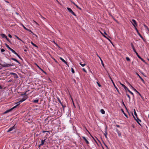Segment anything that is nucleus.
<instances>
[{
	"label": "nucleus",
	"instance_id": "423d86ee",
	"mask_svg": "<svg viewBox=\"0 0 149 149\" xmlns=\"http://www.w3.org/2000/svg\"><path fill=\"white\" fill-rule=\"evenodd\" d=\"M132 22H131L132 24L134 27H135V28L136 29V26H137V24L136 21L135 19H132Z\"/></svg>",
	"mask_w": 149,
	"mask_h": 149
},
{
	"label": "nucleus",
	"instance_id": "e2e57ef3",
	"mask_svg": "<svg viewBox=\"0 0 149 149\" xmlns=\"http://www.w3.org/2000/svg\"><path fill=\"white\" fill-rule=\"evenodd\" d=\"M41 17L43 19H45V17H43L41 15Z\"/></svg>",
	"mask_w": 149,
	"mask_h": 149
},
{
	"label": "nucleus",
	"instance_id": "774afa93",
	"mask_svg": "<svg viewBox=\"0 0 149 149\" xmlns=\"http://www.w3.org/2000/svg\"><path fill=\"white\" fill-rule=\"evenodd\" d=\"M73 80V81H74V82L75 83H76V80H75V79H74Z\"/></svg>",
	"mask_w": 149,
	"mask_h": 149
},
{
	"label": "nucleus",
	"instance_id": "473e14b6",
	"mask_svg": "<svg viewBox=\"0 0 149 149\" xmlns=\"http://www.w3.org/2000/svg\"><path fill=\"white\" fill-rule=\"evenodd\" d=\"M17 134L19 136H22V134H21V132H18L17 133Z\"/></svg>",
	"mask_w": 149,
	"mask_h": 149
},
{
	"label": "nucleus",
	"instance_id": "052dcab7",
	"mask_svg": "<svg viewBox=\"0 0 149 149\" xmlns=\"http://www.w3.org/2000/svg\"><path fill=\"white\" fill-rule=\"evenodd\" d=\"M55 45H56V46H57L58 47H59V46L56 43H55Z\"/></svg>",
	"mask_w": 149,
	"mask_h": 149
},
{
	"label": "nucleus",
	"instance_id": "c03bdc74",
	"mask_svg": "<svg viewBox=\"0 0 149 149\" xmlns=\"http://www.w3.org/2000/svg\"><path fill=\"white\" fill-rule=\"evenodd\" d=\"M75 6L77 8H78V9H80V10H81V8H80L77 5H75Z\"/></svg>",
	"mask_w": 149,
	"mask_h": 149
},
{
	"label": "nucleus",
	"instance_id": "f8f14e48",
	"mask_svg": "<svg viewBox=\"0 0 149 149\" xmlns=\"http://www.w3.org/2000/svg\"><path fill=\"white\" fill-rule=\"evenodd\" d=\"M131 45L133 49V51L135 52L136 54H137L138 53L136 51V49L134 48V46L133 45V44L132 43H131Z\"/></svg>",
	"mask_w": 149,
	"mask_h": 149
},
{
	"label": "nucleus",
	"instance_id": "2f4dec72",
	"mask_svg": "<svg viewBox=\"0 0 149 149\" xmlns=\"http://www.w3.org/2000/svg\"><path fill=\"white\" fill-rule=\"evenodd\" d=\"M101 33V34L102 35V36L104 37L105 38H107V39H108V37H109V36L108 35L107 36H105V35H104L103 33Z\"/></svg>",
	"mask_w": 149,
	"mask_h": 149
},
{
	"label": "nucleus",
	"instance_id": "9b49d317",
	"mask_svg": "<svg viewBox=\"0 0 149 149\" xmlns=\"http://www.w3.org/2000/svg\"><path fill=\"white\" fill-rule=\"evenodd\" d=\"M138 57L144 63H146V62L144 59H143V58H142L137 53V54H136Z\"/></svg>",
	"mask_w": 149,
	"mask_h": 149
},
{
	"label": "nucleus",
	"instance_id": "13d9d810",
	"mask_svg": "<svg viewBox=\"0 0 149 149\" xmlns=\"http://www.w3.org/2000/svg\"><path fill=\"white\" fill-rule=\"evenodd\" d=\"M93 138V139L95 141V142L97 143V142H96V141L95 140V139L92 136Z\"/></svg>",
	"mask_w": 149,
	"mask_h": 149
},
{
	"label": "nucleus",
	"instance_id": "6e6d98bb",
	"mask_svg": "<svg viewBox=\"0 0 149 149\" xmlns=\"http://www.w3.org/2000/svg\"><path fill=\"white\" fill-rule=\"evenodd\" d=\"M8 36L10 38H12V36L10 34H8Z\"/></svg>",
	"mask_w": 149,
	"mask_h": 149
},
{
	"label": "nucleus",
	"instance_id": "a19ab883",
	"mask_svg": "<svg viewBox=\"0 0 149 149\" xmlns=\"http://www.w3.org/2000/svg\"><path fill=\"white\" fill-rule=\"evenodd\" d=\"M97 84H98V86L99 87H101V85H100V84L98 82H97Z\"/></svg>",
	"mask_w": 149,
	"mask_h": 149
},
{
	"label": "nucleus",
	"instance_id": "6e6552de",
	"mask_svg": "<svg viewBox=\"0 0 149 149\" xmlns=\"http://www.w3.org/2000/svg\"><path fill=\"white\" fill-rule=\"evenodd\" d=\"M133 116V117L134 118L135 120L140 125H141V124L139 123V122H141V120L139 119L138 118H136V119L135 118V117L134 116Z\"/></svg>",
	"mask_w": 149,
	"mask_h": 149
},
{
	"label": "nucleus",
	"instance_id": "603ef678",
	"mask_svg": "<svg viewBox=\"0 0 149 149\" xmlns=\"http://www.w3.org/2000/svg\"><path fill=\"white\" fill-rule=\"evenodd\" d=\"M85 72H87L85 70V69L84 68H83L82 69Z\"/></svg>",
	"mask_w": 149,
	"mask_h": 149
},
{
	"label": "nucleus",
	"instance_id": "bb28decb",
	"mask_svg": "<svg viewBox=\"0 0 149 149\" xmlns=\"http://www.w3.org/2000/svg\"><path fill=\"white\" fill-rule=\"evenodd\" d=\"M107 129H106L105 132L104 133V134L105 136V138L107 139Z\"/></svg>",
	"mask_w": 149,
	"mask_h": 149
},
{
	"label": "nucleus",
	"instance_id": "5fc2aeb1",
	"mask_svg": "<svg viewBox=\"0 0 149 149\" xmlns=\"http://www.w3.org/2000/svg\"><path fill=\"white\" fill-rule=\"evenodd\" d=\"M104 145L105 146H106V147L107 148V149H109L107 146L104 143Z\"/></svg>",
	"mask_w": 149,
	"mask_h": 149
},
{
	"label": "nucleus",
	"instance_id": "0e129e2a",
	"mask_svg": "<svg viewBox=\"0 0 149 149\" xmlns=\"http://www.w3.org/2000/svg\"><path fill=\"white\" fill-rule=\"evenodd\" d=\"M107 39L111 43H112V42H111V41L110 40V39H109L108 38V39Z\"/></svg>",
	"mask_w": 149,
	"mask_h": 149
},
{
	"label": "nucleus",
	"instance_id": "39448f33",
	"mask_svg": "<svg viewBox=\"0 0 149 149\" xmlns=\"http://www.w3.org/2000/svg\"><path fill=\"white\" fill-rule=\"evenodd\" d=\"M18 106V105H16V106L13 107V108H11L9 110H7L6 111L4 112V113L5 114L6 113L8 112H9L10 111H11L13 109H15V108H16L17 106Z\"/></svg>",
	"mask_w": 149,
	"mask_h": 149
},
{
	"label": "nucleus",
	"instance_id": "c756f323",
	"mask_svg": "<svg viewBox=\"0 0 149 149\" xmlns=\"http://www.w3.org/2000/svg\"><path fill=\"white\" fill-rule=\"evenodd\" d=\"M57 99L58 100V101L61 104H63V102H61V100L59 98V97H57Z\"/></svg>",
	"mask_w": 149,
	"mask_h": 149
},
{
	"label": "nucleus",
	"instance_id": "8fccbe9b",
	"mask_svg": "<svg viewBox=\"0 0 149 149\" xmlns=\"http://www.w3.org/2000/svg\"><path fill=\"white\" fill-rule=\"evenodd\" d=\"M5 51V50L3 49H1V52H3Z\"/></svg>",
	"mask_w": 149,
	"mask_h": 149
},
{
	"label": "nucleus",
	"instance_id": "7ed1b4c3",
	"mask_svg": "<svg viewBox=\"0 0 149 149\" xmlns=\"http://www.w3.org/2000/svg\"><path fill=\"white\" fill-rule=\"evenodd\" d=\"M13 53H14L17 56H18L19 58L21 59V60H22V58L19 56V55L16 52H15L13 49L11 48L10 50Z\"/></svg>",
	"mask_w": 149,
	"mask_h": 149
},
{
	"label": "nucleus",
	"instance_id": "4be33fe9",
	"mask_svg": "<svg viewBox=\"0 0 149 149\" xmlns=\"http://www.w3.org/2000/svg\"><path fill=\"white\" fill-rule=\"evenodd\" d=\"M109 78L110 79V80H111V81L112 82V83H113L115 87L116 88V86L112 78H111V77H110V76L109 75Z\"/></svg>",
	"mask_w": 149,
	"mask_h": 149
},
{
	"label": "nucleus",
	"instance_id": "4d7b16f0",
	"mask_svg": "<svg viewBox=\"0 0 149 149\" xmlns=\"http://www.w3.org/2000/svg\"><path fill=\"white\" fill-rule=\"evenodd\" d=\"M28 31L31 32V33H33V34H34V33L31 30L29 29V31Z\"/></svg>",
	"mask_w": 149,
	"mask_h": 149
},
{
	"label": "nucleus",
	"instance_id": "b1692460",
	"mask_svg": "<svg viewBox=\"0 0 149 149\" xmlns=\"http://www.w3.org/2000/svg\"><path fill=\"white\" fill-rule=\"evenodd\" d=\"M39 101V100L38 99H37L36 100H33L32 101V102L35 103H38V102Z\"/></svg>",
	"mask_w": 149,
	"mask_h": 149
},
{
	"label": "nucleus",
	"instance_id": "1a4fd4ad",
	"mask_svg": "<svg viewBox=\"0 0 149 149\" xmlns=\"http://www.w3.org/2000/svg\"><path fill=\"white\" fill-rule=\"evenodd\" d=\"M15 124L12 127H10L8 130L7 131L8 132H10L12 130H13L15 129L16 128V127L15 126Z\"/></svg>",
	"mask_w": 149,
	"mask_h": 149
},
{
	"label": "nucleus",
	"instance_id": "bf43d9fd",
	"mask_svg": "<svg viewBox=\"0 0 149 149\" xmlns=\"http://www.w3.org/2000/svg\"><path fill=\"white\" fill-rule=\"evenodd\" d=\"M116 127H120V126L119 125H116Z\"/></svg>",
	"mask_w": 149,
	"mask_h": 149
},
{
	"label": "nucleus",
	"instance_id": "a878e982",
	"mask_svg": "<svg viewBox=\"0 0 149 149\" xmlns=\"http://www.w3.org/2000/svg\"><path fill=\"white\" fill-rule=\"evenodd\" d=\"M22 26L23 28H24L26 30V31H29V29H27V28H26L23 25V24H20Z\"/></svg>",
	"mask_w": 149,
	"mask_h": 149
},
{
	"label": "nucleus",
	"instance_id": "680f3d73",
	"mask_svg": "<svg viewBox=\"0 0 149 149\" xmlns=\"http://www.w3.org/2000/svg\"><path fill=\"white\" fill-rule=\"evenodd\" d=\"M104 33L105 35H107V33H106V32H105V31H104Z\"/></svg>",
	"mask_w": 149,
	"mask_h": 149
},
{
	"label": "nucleus",
	"instance_id": "0eeeda50",
	"mask_svg": "<svg viewBox=\"0 0 149 149\" xmlns=\"http://www.w3.org/2000/svg\"><path fill=\"white\" fill-rule=\"evenodd\" d=\"M67 9L68 11L70 12V13H71L72 15H73L75 16H76V14L74 13V12L72 11V10L70 8L68 7L67 8Z\"/></svg>",
	"mask_w": 149,
	"mask_h": 149
},
{
	"label": "nucleus",
	"instance_id": "ddd939ff",
	"mask_svg": "<svg viewBox=\"0 0 149 149\" xmlns=\"http://www.w3.org/2000/svg\"><path fill=\"white\" fill-rule=\"evenodd\" d=\"M35 64L36 65L38 68L40 69L45 74H47V73L45 72L44 70H43L42 69H41L36 63Z\"/></svg>",
	"mask_w": 149,
	"mask_h": 149
},
{
	"label": "nucleus",
	"instance_id": "09e8293b",
	"mask_svg": "<svg viewBox=\"0 0 149 149\" xmlns=\"http://www.w3.org/2000/svg\"><path fill=\"white\" fill-rule=\"evenodd\" d=\"M61 105L62 106V107L64 109V108L66 107V106L65 105H63V104Z\"/></svg>",
	"mask_w": 149,
	"mask_h": 149
},
{
	"label": "nucleus",
	"instance_id": "7c9ffc66",
	"mask_svg": "<svg viewBox=\"0 0 149 149\" xmlns=\"http://www.w3.org/2000/svg\"><path fill=\"white\" fill-rule=\"evenodd\" d=\"M5 45H6V46L8 48V49L10 50V49L11 48L9 46V45H7V44L6 43H5Z\"/></svg>",
	"mask_w": 149,
	"mask_h": 149
},
{
	"label": "nucleus",
	"instance_id": "412c9836",
	"mask_svg": "<svg viewBox=\"0 0 149 149\" xmlns=\"http://www.w3.org/2000/svg\"><path fill=\"white\" fill-rule=\"evenodd\" d=\"M10 74L13 75L14 76L15 78H17L18 77L17 75L15 73L11 72L10 73Z\"/></svg>",
	"mask_w": 149,
	"mask_h": 149
},
{
	"label": "nucleus",
	"instance_id": "6ab92c4d",
	"mask_svg": "<svg viewBox=\"0 0 149 149\" xmlns=\"http://www.w3.org/2000/svg\"><path fill=\"white\" fill-rule=\"evenodd\" d=\"M11 59L16 62L18 63L19 64H20V63L16 59H15V58H11Z\"/></svg>",
	"mask_w": 149,
	"mask_h": 149
},
{
	"label": "nucleus",
	"instance_id": "a18cd8bd",
	"mask_svg": "<svg viewBox=\"0 0 149 149\" xmlns=\"http://www.w3.org/2000/svg\"><path fill=\"white\" fill-rule=\"evenodd\" d=\"M80 64L83 67H84V66H85L86 65V64L84 63V64H82L81 63H80Z\"/></svg>",
	"mask_w": 149,
	"mask_h": 149
},
{
	"label": "nucleus",
	"instance_id": "79ce46f5",
	"mask_svg": "<svg viewBox=\"0 0 149 149\" xmlns=\"http://www.w3.org/2000/svg\"><path fill=\"white\" fill-rule=\"evenodd\" d=\"M6 40L8 41L10 43H11V42L10 41V40H9V38H8L7 37L6 38Z\"/></svg>",
	"mask_w": 149,
	"mask_h": 149
},
{
	"label": "nucleus",
	"instance_id": "49530a36",
	"mask_svg": "<svg viewBox=\"0 0 149 149\" xmlns=\"http://www.w3.org/2000/svg\"><path fill=\"white\" fill-rule=\"evenodd\" d=\"M27 92V91H26V92H25V93H24V94H22L21 95H22V96H23L24 95H25H25H27L26 94V93Z\"/></svg>",
	"mask_w": 149,
	"mask_h": 149
},
{
	"label": "nucleus",
	"instance_id": "4c0bfd02",
	"mask_svg": "<svg viewBox=\"0 0 149 149\" xmlns=\"http://www.w3.org/2000/svg\"><path fill=\"white\" fill-rule=\"evenodd\" d=\"M71 69L72 72V73H74L75 72H74V69L72 68Z\"/></svg>",
	"mask_w": 149,
	"mask_h": 149
},
{
	"label": "nucleus",
	"instance_id": "ea45409f",
	"mask_svg": "<svg viewBox=\"0 0 149 149\" xmlns=\"http://www.w3.org/2000/svg\"><path fill=\"white\" fill-rule=\"evenodd\" d=\"M116 132L117 133H119V132H120L118 130V129L116 128Z\"/></svg>",
	"mask_w": 149,
	"mask_h": 149
},
{
	"label": "nucleus",
	"instance_id": "c9c22d12",
	"mask_svg": "<svg viewBox=\"0 0 149 149\" xmlns=\"http://www.w3.org/2000/svg\"><path fill=\"white\" fill-rule=\"evenodd\" d=\"M15 37H16L18 40L22 41V40L21 39L19 38L17 36H16V35H15Z\"/></svg>",
	"mask_w": 149,
	"mask_h": 149
},
{
	"label": "nucleus",
	"instance_id": "2eb2a0df",
	"mask_svg": "<svg viewBox=\"0 0 149 149\" xmlns=\"http://www.w3.org/2000/svg\"><path fill=\"white\" fill-rule=\"evenodd\" d=\"M120 85H121V86H122L124 88V89L125 90H128V88L125 86L124 84H122V83H121V82L120 83Z\"/></svg>",
	"mask_w": 149,
	"mask_h": 149
},
{
	"label": "nucleus",
	"instance_id": "338daca9",
	"mask_svg": "<svg viewBox=\"0 0 149 149\" xmlns=\"http://www.w3.org/2000/svg\"><path fill=\"white\" fill-rule=\"evenodd\" d=\"M0 89H2V86L0 85Z\"/></svg>",
	"mask_w": 149,
	"mask_h": 149
},
{
	"label": "nucleus",
	"instance_id": "de8ad7c7",
	"mask_svg": "<svg viewBox=\"0 0 149 149\" xmlns=\"http://www.w3.org/2000/svg\"><path fill=\"white\" fill-rule=\"evenodd\" d=\"M100 60H101V63H102V65L103 66H104V64L103 62V61H102L101 60V59L100 58Z\"/></svg>",
	"mask_w": 149,
	"mask_h": 149
},
{
	"label": "nucleus",
	"instance_id": "a211bd4d",
	"mask_svg": "<svg viewBox=\"0 0 149 149\" xmlns=\"http://www.w3.org/2000/svg\"><path fill=\"white\" fill-rule=\"evenodd\" d=\"M82 138L86 142V143L87 144H89V142L87 140V139H86V138H85V137H84V136H82Z\"/></svg>",
	"mask_w": 149,
	"mask_h": 149
},
{
	"label": "nucleus",
	"instance_id": "9d476101",
	"mask_svg": "<svg viewBox=\"0 0 149 149\" xmlns=\"http://www.w3.org/2000/svg\"><path fill=\"white\" fill-rule=\"evenodd\" d=\"M45 142V139L42 140L41 143L38 145V147H40L41 146L44 145V143Z\"/></svg>",
	"mask_w": 149,
	"mask_h": 149
},
{
	"label": "nucleus",
	"instance_id": "c85d7f7f",
	"mask_svg": "<svg viewBox=\"0 0 149 149\" xmlns=\"http://www.w3.org/2000/svg\"><path fill=\"white\" fill-rule=\"evenodd\" d=\"M31 43L33 46L35 47H38L37 46V45L35 44H34V43H33V42H31Z\"/></svg>",
	"mask_w": 149,
	"mask_h": 149
},
{
	"label": "nucleus",
	"instance_id": "f704fd0d",
	"mask_svg": "<svg viewBox=\"0 0 149 149\" xmlns=\"http://www.w3.org/2000/svg\"><path fill=\"white\" fill-rule=\"evenodd\" d=\"M126 95L127 96V97L129 98V101H130V95L129 94H127V93H126Z\"/></svg>",
	"mask_w": 149,
	"mask_h": 149
},
{
	"label": "nucleus",
	"instance_id": "69168bd1",
	"mask_svg": "<svg viewBox=\"0 0 149 149\" xmlns=\"http://www.w3.org/2000/svg\"><path fill=\"white\" fill-rule=\"evenodd\" d=\"M72 2L75 5H75H77L76 4H75V3L74 2Z\"/></svg>",
	"mask_w": 149,
	"mask_h": 149
},
{
	"label": "nucleus",
	"instance_id": "4468645a",
	"mask_svg": "<svg viewBox=\"0 0 149 149\" xmlns=\"http://www.w3.org/2000/svg\"><path fill=\"white\" fill-rule=\"evenodd\" d=\"M137 31L138 34L139 35V36H140V37L142 39H143V37L140 34V33L139 32L138 30L137 29V28H136V29H135Z\"/></svg>",
	"mask_w": 149,
	"mask_h": 149
},
{
	"label": "nucleus",
	"instance_id": "5701e85b",
	"mask_svg": "<svg viewBox=\"0 0 149 149\" xmlns=\"http://www.w3.org/2000/svg\"><path fill=\"white\" fill-rule=\"evenodd\" d=\"M121 111L124 114V115L125 116H126L127 118H128V117H127V115L125 113L124 110H123V109H121Z\"/></svg>",
	"mask_w": 149,
	"mask_h": 149
},
{
	"label": "nucleus",
	"instance_id": "dca6fc26",
	"mask_svg": "<svg viewBox=\"0 0 149 149\" xmlns=\"http://www.w3.org/2000/svg\"><path fill=\"white\" fill-rule=\"evenodd\" d=\"M59 58L61 61H62L64 63H65L66 64V65H67L68 66V65L67 64V62H66L61 57H60Z\"/></svg>",
	"mask_w": 149,
	"mask_h": 149
},
{
	"label": "nucleus",
	"instance_id": "393cba45",
	"mask_svg": "<svg viewBox=\"0 0 149 149\" xmlns=\"http://www.w3.org/2000/svg\"><path fill=\"white\" fill-rule=\"evenodd\" d=\"M127 91L130 93V94H131L132 95L133 98H134V93L132 92L129 89H128Z\"/></svg>",
	"mask_w": 149,
	"mask_h": 149
},
{
	"label": "nucleus",
	"instance_id": "cd10ccee",
	"mask_svg": "<svg viewBox=\"0 0 149 149\" xmlns=\"http://www.w3.org/2000/svg\"><path fill=\"white\" fill-rule=\"evenodd\" d=\"M100 111L102 113V114H104L105 113V111L103 109H101Z\"/></svg>",
	"mask_w": 149,
	"mask_h": 149
},
{
	"label": "nucleus",
	"instance_id": "e433bc0d",
	"mask_svg": "<svg viewBox=\"0 0 149 149\" xmlns=\"http://www.w3.org/2000/svg\"><path fill=\"white\" fill-rule=\"evenodd\" d=\"M126 59L128 61H130V58L127 57L126 58Z\"/></svg>",
	"mask_w": 149,
	"mask_h": 149
},
{
	"label": "nucleus",
	"instance_id": "864d4df0",
	"mask_svg": "<svg viewBox=\"0 0 149 149\" xmlns=\"http://www.w3.org/2000/svg\"><path fill=\"white\" fill-rule=\"evenodd\" d=\"M141 73L145 77H146V76L144 74L143 72H141Z\"/></svg>",
	"mask_w": 149,
	"mask_h": 149
},
{
	"label": "nucleus",
	"instance_id": "37998d69",
	"mask_svg": "<svg viewBox=\"0 0 149 149\" xmlns=\"http://www.w3.org/2000/svg\"><path fill=\"white\" fill-rule=\"evenodd\" d=\"M118 134L119 137H121V133L120 132H119V133H118Z\"/></svg>",
	"mask_w": 149,
	"mask_h": 149
},
{
	"label": "nucleus",
	"instance_id": "f03ea898",
	"mask_svg": "<svg viewBox=\"0 0 149 149\" xmlns=\"http://www.w3.org/2000/svg\"><path fill=\"white\" fill-rule=\"evenodd\" d=\"M27 98H28V97H27V95H26L25 96H24V97L22 98L17 103H18V104H17L18 106L20 104V103L22 102H23Z\"/></svg>",
	"mask_w": 149,
	"mask_h": 149
},
{
	"label": "nucleus",
	"instance_id": "72a5a7b5",
	"mask_svg": "<svg viewBox=\"0 0 149 149\" xmlns=\"http://www.w3.org/2000/svg\"><path fill=\"white\" fill-rule=\"evenodd\" d=\"M134 115L136 116V118H138V117H137V113L135 111V110L134 109Z\"/></svg>",
	"mask_w": 149,
	"mask_h": 149
},
{
	"label": "nucleus",
	"instance_id": "f257e3e1",
	"mask_svg": "<svg viewBox=\"0 0 149 149\" xmlns=\"http://www.w3.org/2000/svg\"><path fill=\"white\" fill-rule=\"evenodd\" d=\"M1 66L3 67H8L11 66H14L15 65L14 63L12 64H7L5 62H4L3 63V64H1Z\"/></svg>",
	"mask_w": 149,
	"mask_h": 149
},
{
	"label": "nucleus",
	"instance_id": "3c124183",
	"mask_svg": "<svg viewBox=\"0 0 149 149\" xmlns=\"http://www.w3.org/2000/svg\"><path fill=\"white\" fill-rule=\"evenodd\" d=\"M72 101L73 104V105H74V107L75 108H76V107H75V105L74 104V102H73V99H72Z\"/></svg>",
	"mask_w": 149,
	"mask_h": 149
},
{
	"label": "nucleus",
	"instance_id": "f3484780",
	"mask_svg": "<svg viewBox=\"0 0 149 149\" xmlns=\"http://www.w3.org/2000/svg\"><path fill=\"white\" fill-rule=\"evenodd\" d=\"M136 74L139 77V78L141 79L142 82L143 83H145V81L143 79L139 74H138L136 73Z\"/></svg>",
	"mask_w": 149,
	"mask_h": 149
},
{
	"label": "nucleus",
	"instance_id": "aec40b11",
	"mask_svg": "<svg viewBox=\"0 0 149 149\" xmlns=\"http://www.w3.org/2000/svg\"><path fill=\"white\" fill-rule=\"evenodd\" d=\"M1 36L2 37V38H6L7 37V36H6V35L4 34H3V33L1 34Z\"/></svg>",
	"mask_w": 149,
	"mask_h": 149
},
{
	"label": "nucleus",
	"instance_id": "58836bf2",
	"mask_svg": "<svg viewBox=\"0 0 149 149\" xmlns=\"http://www.w3.org/2000/svg\"><path fill=\"white\" fill-rule=\"evenodd\" d=\"M123 106H124V107H125V108L127 110V108L126 107V106L125 105L123 101Z\"/></svg>",
	"mask_w": 149,
	"mask_h": 149
},
{
	"label": "nucleus",
	"instance_id": "20e7f679",
	"mask_svg": "<svg viewBox=\"0 0 149 149\" xmlns=\"http://www.w3.org/2000/svg\"><path fill=\"white\" fill-rule=\"evenodd\" d=\"M128 83L129 85L131 87L132 90L138 93L141 97H142L141 95L139 92H138L129 83Z\"/></svg>",
	"mask_w": 149,
	"mask_h": 149
}]
</instances>
